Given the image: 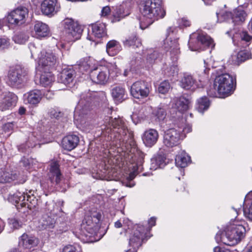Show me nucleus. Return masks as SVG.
I'll use <instances>...</instances> for the list:
<instances>
[{"mask_svg": "<svg viewBox=\"0 0 252 252\" xmlns=\"http://www.w3.org/2000/svg\"><path fill=\"white\" fill-rule=\"evenodd\" d=\"M143 18L140 21V28L144 29L155 21L163 18L166 12L160 0H141L139 4Z\"/></svg>", "mask_w": 252, "mask_h": 252, "instance_id": "nucleus-1", "label": "nucleus"}, {"mask_svg": "<svg viewBox=\"0 0 252 252\" xmlns=\"http://www.w3.org/2000/svg\"><path fill=\"white\" fill-rule=\"evenodd\" d=\"M244 220L238 221L235 219L227 226L224 233L218 232L215 237L217 243L225 245H234L239 242L245 236L246 229Z\"/></svg>", "mask_w": 252, "mask_h": 252, "instance_id": "nucleus-2", "label": "nucleus"}, {"mask_svg": "<svg viewBox=\"0 0 252 252\" xmlns=\"http://www.w3.org/2000/svg\"><path fill=\"white\" fill-rule=\"evenodd\" d=\"M90 92L82 94L81 99L76 106L74 114V123L85 131L91 129L93 125L89 120L88 114L91 109L92 98Z\"/></svg>", "mask_w": 252, "mask_h": 252, "instance_id": "nucleus-3", "label": "nucleus"}, {"mask_svg": "<svg viewBox=\"0 0 252 252\" xmlns=\"http://www.w3.org/2000/svg\"><path fill=\"white\" fill-rule=\"evenodd\" d=\"M120 74L115 63L106 62L104 66L95 68L90 73L92 81L97 84H104L109 78L114 79Z\"/></svg>", "mask_w": 252, "mask_h": 252, "instance_id": "nucleus-4", "label": "nucleus"}, {"mask_svg": "<svg viewBox=\"0 0 252 252\" xmlns=\"http://www.w3.org/2000/svg\"><path fill=\"white\" fill-rule=\"evenodd\" d=\"M64 40L74 42L80 38L83 28L79 23L72 18H65L62 23Z\"/></svg>", "mask_w": 252, "mask_h": 252, "instance_id": "nucleus-5", "label": "nucleus"}, {"mask_svg": "<svg viewBox=\"0 0 252 252\" xmlns=\"http://www.w3.org/2000/svg\"><path fill=\"white\" fill-rule=\"evenodd\" d=\"M234 83H236V78L227 73L222 74L216 77L214 86L221 97L230 94L233 91Z\"/></svg>", "mask_w": 252, "mask_h": 252, "instance_id": "nucleus-6", "label": "nucleus"}, {"mask_svg": "<svg viewBox=\"0 0 252 252\" xmlns=\"http://www.w3.org/2000/svg\"><path fill=\"white\" fill-rule=\"evenodd\" d=\"M102 129L106 133H109L112 130L117 133L120 137L119 140L123 139V137L126 135L127 132V126L125 121L121 118H115L107 117L105 119L103 127Z\"/></svg>", "mask_w": 252, "mask_h": 252, "instance_id": "nucleus-7", "label": "nucleus"}, {"mask_svg": "<svg viewBox=\"0 0 252 252\" xmlns=\"http://www.w3.org/2000/svg\"><path fill=\"white\" fill-rule=\"evenodd\" d=\"M101 215L95 211L90 212L86 215L83 220L81 227L91 235H96L99 228V222Z\"/></svg>", "mask_w": 252, "mask_h": 252, "instance_id": "nucleus-8", "label": "nucleus"}, {"mask_svg": "<svg viewBox=\"0 0 252 252\" xmlns=\"http://www.w3.org/2000/svg\"><path fill=\"white\" fill-rule=\"evenodd\" d=\"M150 229L144 226L136 224L134 226L133 233L129 239V245L132 249L136 250L141 246L142 242L145 239L150 237L149 235Z\"/></svg>", "mask_w": 252, "mask_h": 252, "instance_id": "nucleus-9", "label": "nucleus"}, {"mask_svg": "<svg viewBox=\"0 0 252 252\" xmlns=\"http://www.w3.org/2000/svg\"><path fill=\"white\" fill-rule=\"evenodd\" d=\"M151 90V85L144 81H138L131 85L130 94L135 98L140 99L147 97Z\"/></svg>", "mask_w": 252, "mask_h": 252, "instance_id": "nucleus-10", "label": "nucleus"}, {"mask_svg": "<svg viewBox=\"0 0 252 252\" xmlns=\"http://www.w3.org/2000/svg\"><path fill=\"white\" fill-rule=\"evenodd\" d=\"M56 57L51 51H42L40 52V56L38 58V69L40 71H43V69L50 70L56 63Z\"/></svg>", "mask_w": 252, "mask_h": 252, "instance_id": "nucleus-11", "label": "nucleus"}, {"mask_svg": "<svg viewBox=\"0 0 252 252\" xmlns=\"http://www.w3.org/2000/svg\"><path fill=\"white\" fill-rule=\"evenodd\" d=\"M25 75L19 67H10L7 74V83L13 87H18L24 81Z\"/></svg>", "mask_w": 252, "mask_h": 252, "instance_id": "nucleus-12", "label": "nucleus"}, {"mask_svg": "<svg viewBox=\"0 0 252 252\" xmlns=\"http://www.w3.org/2000/svg\"><path fill=\"white\" fill-rule=\"evenodd\" d=\"M133 0H125L119 6H117L113 14L112 22L120 21L121 19L128 16L133 6Z\"/></svg>", "mask_w": 252, "mask_h": 252, "instance_id": "nucleus-13", "label": "nucleus"}, {"mask_svg": "<svg viewBox=\"0 0 252 252\" xmlns=\"http://www.w3.org/2000/svg\"><path fill=\"white\" fill-rule=\"evenodd\" d=\"M181 139V130L175 128L166 130L163 135V143L167 147H173L177 146Z\"/></svg>", "mask_w": 252, "mask_h": 252, "instance_id": "nucleus-14", "label": "nucleus"}, {"mask_svg": "<svg viewBox=\"0 0 252 252\" xmlns=\"http://www.w3.org/2000/svg\"><path fill=\"white\" fill-rule=\"evenodd\" d=\"M28 10L24 7H19L12 11L7 16V21L11 24L23 23L28 16Z\"/></svg>", "mask_w": 252, "mask_h": 252, "instance_id": "nucleus-15", "label": "nucleus"}, {"mask_svg": "<svg viewBox=\"0 0 252 252\" xmlns=\"http://www.w3.org/2000/svg\"><path fill=\"white\" fill-rule=\"evenodd\" d=\"M58 0H44L41 4V10L45 15L52 16L60 10Z\"/></svg>", "mask_w": 252, "mask_h": 252, "instance_id": "nucleus-16", "label": "nucleus"}, {"mask_svg": "<svg viewBox=\"0 0 252 252\" xmlns=\"http://www.w3.org/2000/svg\"><path fill=\"white\" fill-rule=\"evenodd\" d=\"M17 101V96L10 92L0 95V109L2 111L9 109L14 106Z\"/></svg>", "mask_w": 252, "mask_h": 252, "instance_id": "nucleus-17", "label": "nucleus"}, {"mask_svg": "<svg viewBox=\"0 0 252 252\" xmlns=\"http://www.w3.org/2000/svg\"><path fill=\"white\" fill-rule=\"evenodd\" d=\"M159 135L155 129H149L144 132L142 135V140L146 146L152 147L158 141Z\"/></svg>", "mask_w": 252, "mask_h": 252, "instance_id": "nucleus-18", "label": "nucleus"}, {"mask_svg": "<svg viewBox=\"0 0 252 252\" xmlns=\"http://www.w3.org/2000/svg\"><path fill=\"white\" fill-rule=\"evenodd\" d=\"M32 197L25 193V192H21L17 191L12 195H10L8 197V200L13 203H18L21 202L20 204L22 207H26V205H28V202H30Z\"/></svg>", "mask_w": 252, "mask_h": 252, "instance_id": "nucleus-19", "label": "nucleus"}, {"mask_svg": "<svg viewBox=\"0 0 252 252\" xmlns=\"http://www.w3.org/2000/svg\"><path fill=\"white\" fill-rule=\"evenodd\" d=\"M48 177L51 183L58 185L61 179V173L59 169V164L54 162L51 163Z\"/></svg>", "mask_w": 252, "mask_h": 252, "instance_id": "nucleus-20", "label": "nucleus"}, {"mask_svg": "<svg viewBox=\"0 0 252 252\" xmlns=\"http://www.w3.org/2000/svg\"><path fill=\"white\" fill-rule=\"evenodd\" d=\"M39 243V240L32 236L24 233L20 237L19 245L25 249H31L36 246Z\"/></svg>", "mask_w": 252, "mask_h": 252, "instance_id": "nucleus-21", "label": "nucleus"}, {"mask_svg": "<svg viewBox=\"0 0 252 252\" xmlns=\"http://www.w3.org/2000/svg\"><path fill=\"white\" fill-rule=\"evenodd\" d=\"M79 137L75 135H69L64 137L62 141L63 147L67 151L74 149L78 144Z\"/></svg>", "mask_w": 252, "mask_h": 252, "instance_id": "nucleus-22", "label": "nucleus"}, {"mask_svg": "<svg viewBox=\"0 0 252 252\" xmlns=\"http://www.w3.org/2000/svg\"><path fill=\"white\" fill-rule=\"evenodd\" d=\"M74 74V70L72 69L64 68L58 77V81L65 85H68L72 82Z\"/></svg>", "mask_w": 252, "mask_h": 252, "instance_id": "nucleus-23", "label": "nucleus"}, {"mask_svg": "<svg viewBox=\"0 0 252 252\" xmlns=\"http://www.w3.org/2000/svg\"><path fill=\"white\" fill-rule=\"evenodd\" d=\"M181 86L186 90H194L198 87L193 77L188 74H185L181 81Z\"/></svg>", "mask_w": 252, "mask_h": 252, "instance_id": "nucleus-24", "label": "nucleus"}, {"mask_svg": "<svg viewBox=\"0 0 252 252\" xmlns=\"http://www.w3.org/2000/svg\"><path fill=\"white\" fill-rule=\"evenodd\" d=\"M40 77V84L44 87L50 86L55 80V76L49 70L43 69Z\"/></svg>", "mask_w": 252, "mask_h": 252, "instance_id": "nucleus-25", "label": "nucleus"}, {"mask_svg": "<svg viewBox=\"0 0 252 252\" xmlns=\"http://www.w3.org/2000/svg\"><path fill=\"white\" fill-rule=\"evenodd\" d=\"M163 46L165 49L169 51L171 54L176 55L179 53V43L176 39L172 40L169 38H166L164 41Z\"/></svg>", "mask_w": 252, "mask_h": 252, "instance_id": "nucleus-26", "label": "nucleus"}, {"mask_svg": "<svg viewBox=\"0 0 252 252\" xmlns=\"http://www.w3.org/2000/svg\"><path fill=\"white\" fill-rule=\"evenodd\" d=\"M35 36L37 38L43 37L47 36L49 33L48 26L41 22H37L34 26Z\"/></svg>", "mask_w": 252, "mask_h": 252, "instance_id": "nucleus-27", "label": "nucleus"}, {"mask_svg": "<svg viewBox=\"0 0 252 252\" xmlns=\"http://www.w3.org/2000/svg\"><path fill=\"white\" fill-rule=\"evenodd\" d=\"M28 102L31 104H38L42 98V93L38 90H34L28 93L25 95Z\"/></svg>", "mask_w": 252, "mask_h": 252, "instance_id": "nucleus-28", "label": "nucleus"}, {"mask_svg": "<svg viewBox=\"0 0 252 252\" xmlns=\"http://www.w3.org/2000/svg\"><path fill=\"white\" fill-rule=\"evenodd\" d=\"M92 32L97 38H101L106 34V25L103 23H96L92 25Z\"/></svg>", "mask_w": 252, "mask_h": 252, "instance_id": "nucleus-29", "label": "nucleus"}, {"mask_svg": "<svg viewBox=\"0 0 252 252\" xmlns=\"http://www.w3.org/2000/svg\"><path fill=\"white\" fill-rule=\"evenodd\" d=\"M122 49L119 42L115 40L109 41L106 45V52L109 56H114Z\"/></svg>", "mask_w": 252, "mask_h": 252, "instance_id": "nucleus-30", "label": "nucleus"}, {"mask_svg": "<svg viewBox=\"0 0 252 252\" xmlns=\"http://www.w3.org/2000/svg\"><path fill=\"white\" fill-rule=\"evenodd\" d=\"M190 161V157L184 151H181L176 157L175 163L177 166L184 168Z\"/></svg>", "mask_w": 252, "mask_h": 252, "instance_id": "nucleus-31", "label": "nucleus"}, {"mask_svg": "<svg viewBox=\"0 0 252 252\" xmlns=\"http://www.w3.org/2000/svg\"><path fill=\"white\" fill-rule=\"evenodd\" d=\"M126 95L125 89L121 86H117L112 90V95L116 101H122Z\"/></svg>", "mask_w": 252, "mask_h": 252, "instance_id": "nucleus-32", "label": "nucleus"}, {"mask_svg": "<svg viewBox=\"0 0 252 252\" xmlns=\"http://www.w3.org/2000/svg\"><path fill=\"white\" fill-rule=\"evenodd\" d=\"M210 106V101L206 96L199 98L197 100L196 108L197 111L203 113Z\"/></svg>", "mask_w": 252, "mask_h": 252, "instance_id": "nucleus-33", "label": "nucleus"}, {"mask_svg": "<svg viewBox=\"0 0 252 252\" xmlns=\"http://www.w3.org/2000/svg\"><path fill=\"white\" fill-rule=\"evenodd\" d=\"M189 104V100L184 96L177 98L175 102V106L180 112H183L188 110Z\"/></svg>", "mask_w": 252, "mask_h": 252, "instance_id": "nucleus-34", "label": "nucleus"}, {"mask_svg": "<svg viewBox=\"0 0 252 252\" xmlns=\"http://www.w3.org/2000/svg\"><path fill=\"white\" fill-rule=\"evenodd\" d=\"M197 40L199 42L205 46L214 47L215 46L213 39L204 33L199 34Z\"/></svg>", "mask_w": 252, "mask_h": 252, "instance_id": "nucleus-35", "label": "nucleus"}, {"mask_svg": "<svg viewBox=\"0 0 252 252\" xmlns=\"http://www.w3.org/2000/svg\"><path fill=\"white\" fill-rule=\"evenodd\" d=\"M246 17L247 14L242 7H238L235 10L232 19L236 23H239L244 21Z\"/></svg>", "mask_w": 252, "mask_h": 252, "instance_id": "nucleus-36", "label": "nucleus"}, {"mask_svg": "<svg viewBox=\"0 0 252 252\" xmlns=\"http://www.w3.org/2000/svg\"><path fill=\"white\" fill-rule=\"evenodd\" d=\"M55 220L47 215L43 216L40 220L41 228L43 229H51L54 226Z\"/></svg>", "mask_w": 252, "mask_h": 252, "instance_id": "nucleus-37", "label": "nucleus"}, {"mask_svg": "<svg viewBox=\"0 0 252 252\" xmlns=\"http://www.w3.org/2000/svg\"><path fill=\"white\" fill-rule=\"evenodd\" d=\"M166 111L163 107L156 108L153 111V115L158 121H163L166 116Z\"/></svg>", "mask_w": 252, "mask_h": 252, "instance_id": "nucleus-38", "label": "nucleus"}, {"mask_svg": "<svg viewBox=\"0 0 252 252\" xmlns=\"http://www.w3.org/2000/svg\"><path fill=\"white\" fill-rule=\"evenodd\" d=\"M165 158L163 156L157 155L151 159V166L153 168H161L164 165Z\"/></svg>", "mask_w": 252, "mask_h": 252, "instance_id": "nucleus-39", "label": "nucleus"}, {"mask_svg": "<svg viewBox=\"0 0 252 252\" xmlns=\"http://www.w3.org/2000/svg\"><path fill=\"white\" fill-rule=\"evenodd\" d=\"M17 176L16 174H13L8 172L2 171L0 173V182H10L11 181L15 180L17 178Z\"/></svg>", "mask_w": 252, "mask_h": 252, "instance_id": "nucleus-40", "label": "nucleus"}, {"mask_svg": "<svg viewBox=\"0 0 252 252\" xmlns=\"http://www.w3.org/2000/svg\"><path fill=\"white\" fill-rule=\"evenodd\" d=\"M124 43L127 46H136V47H140L141 46L140 41L135 35H132L131 37L126 39L124 42Z\"/></svg>", "mask_w": 252, "mask_h": 252, "instance_id": "nucleus-41", "label": "nucleus"}, {"mask_svg": "<svg viewBox=\"0 0 252 252\" xmlns=\"http://www.w3.org/2000/svg\"><path fill=\"white\" fill-rule=\"evenodd\" d=\"M179 68L176 64H173L167 67L165 69V74L168 77L174 76L177 75L178 72Z\"/></svg>", "mask_w": 252, "mask_h": 252, "instance_id": "nucleus-42", "label": "nucleus"}, {"mask_svg": "<svg viewBox=\"0 0 252 252\" xmlns=\"http://www.w3.org/2000/svg\"><path fill=\"white\" fill-rule=\"evenodd\" d=\"M251 57V53L247 50H241L237 54V62H244L247 59Z\"/></svg>", "mask_w": 252, "mask_h": 252, "instance_id": "nucleus-43", "label": "nucleus"}, {"mask_svg": "<svg viewBox=\"0 0 252 252\" xmlns=\"http://www.w3.org/2000/svg\"><path fill=\"white\" fill-rule=\"evenodd\" d=\"M170 84L167 81H164L160 83L158 88V91L162 94L167 93L170 89Z\"/></svg>", "mask_w": 252, "mask_h": 252, "instance_id": "nucleus-44", "label": "nucleus"}, {"mask_svg": "<svg viewBox=\"0 0 252 252\" xmlns=\"http://www.w3.org/2000/svg\"><path fill=\"white\" fill-rule=\"evenodd\" d=\"M28 36L24 33H19L15 35L13 37V40L15 43L18 44H24L28 39Z\"/></svg>", "mask_w": 252, "mask_h": 252, "instance_id": "nucleus-45", "label": "nucleus"}, {"mask_svg": "<svg viewBox=\"0 0 252 252\" xmlns=\"http://www.w3.org/2000/svg\"><path fill=\"white\" fill-rule=\"evenodd\" d=\"M244 214L246 218L252 220V202L249 207L244 209Z\"/></svg>", "mask_w": 252, "mask_h": 252, "instance_id": "nucleus-46", "label": "nucleus"}, {"mask_svg": "<svg viewBox=\"0 0 252 252\" xmlns=\"http://www.w3.org/2000/svg\"><path fill=\"white\" fill-rule=\"evenodd\" d=\"M240 35L241 41H245L247 42H249L252 39V36L250 35L247 32H242L240 33Z\"/></svg>", "mask_w": 252, "mask_h": 252, "instance_id": "nucleus-47", "label": "nucleus"}, {"mask_svg": "<svg viewBox=\"0 0 252 252\" xmlns=\"http://www.w3.org/2000/svg\"><path fill=\"white\" fill-rule=\"evenodd\" d=\"M30 49L31 53L32 58H34L40 52V49H37L34 44H31L30 45Z\"/></svg>", "mask_w": 252, "mask_h": 252, "instance_id": "nucleus-48", "label": "nucleus"}, {"mask_svg": "<svg viewBox=\"0 0 252 252\" xmlns=\"http://www.w3.org/2000/svg\"><path fill=\"white\" fill-rule=\"evenodd\" d=\"M179 26L181 27H189L190 25V22L186 18H182L178 21Z\"/></svg>", "mask_w": 252, "mask_h": 252, "instance_id": "nucleus-49", "label": "nucleus"}, {"mask_svg": "<svg viewBox=\"0 0 252 252\" xmlns=\"http://www.w3.org/2000/svg\"><path fill=\"white\" fill-rule=\"evenodd\" d=\"M63 252H78V250L75 246L69 245L63 248Z\"/></svg>", "mask_w": 252, "mask_h": 252, "instance_id": "nucleus-50", "label": "nucleus"}, {"mask_svg": "<svg viewBox=\"0 0 252 252\" xmlns=\"http://www.w3.org/2000/svg\"><path fill=\"white\" fill-rule=\"evenodd\" d=\"M14 125L12 123H7L3 126V130L6 132H9L13 130Z\"/></svg>", "mask_w": 252, "mask_h": 252, "instance_id": "nucleus-51", "label": "nucleus"}, {"mask_svg": "<svg viewBox=\"0 0 252 252\" xmlns=\"http://www.w3.org/2000/svg\"><path fill=\"white\" fill-rule=\"evenodd\" d=\"M9 45L8 40L5 38H0V48H6Z\"/></svg>", "mask_w": 252, "mask_h": 252, "instance_id": "nucleus-52", "label": "nucleus"}, {"mask_svg": "<svg viewBox=\"0 0 252 252\" xmlns=\"http://www.w3.org/2000/svg\"><path fill=\"white\" fill-rule=\"evenodd\" d=\"M110 12V8L109 6H105L101 10V16H106L108 15Z\"/></svg>", "mask_w": 252, "mask_h": 252, "instance_id": "nucleus-53", "label": "nucleus"}, {"mask_svg": "<svg viewBox=\"0 0 252 252\" xmlns=\"http://www.w3.org/2000/svg\"><path fill=\"white\" fill-rule=\"evenodd\" d=\"M9 223L14 228H18L19 226V223L18 221L15 219H11L9 221Z\"/></svg>", "mask_w": 252, "mask_h": 252, "instance_id": "nucleus-54", "label": "nucleus"}, {"mask_svg": "<svg viewBox=\"0 0 252 252\" xmlns=\"http://www.w3.org/2000/svg\"><path fill=\"white\" fill-rule=\"evenodd\" d=\"M131 221L128 219H125L123 220V225L127 226L128 229H130L132 226Z\"/></svg>", "mask_w": 252, "mask_h": 252, "instance_id": "nucleus-55", "label": "nucleus"}, {"mask_svg": "<svg viewBox=\"0 0 252 252\" xmlns=\"http://www.w3.org/2000/svg\"><path fill=\"white\" fill-rule=\"evenodd\" d=\"M214 252H231L228 249L216 247L214 249Z\"/></svg>", "mask_w": 252, "mask_h": 252, "instance_id": "nucleus-56", "label": "nucleus"}, {"mask_svg": "<svg viewBox=\"0 0 252 252\" xmlns=\"http://www.w3.org/2000/svg\"><path fill=\"white\" fill-rule=\"evenodd\" d=\"M156 219L154 217H152L148 221L149 226L151 227L156 224Z\"/></svg>", "mask_w": 252, "mask_h": 252, "instance_id": "nucleus-57", "label": "nucleus"}, {"mask_svg": "<svg viewBox=\"0 0 252 252\" xmlns=\"http://www.w3.org/2000/svg\"><path fill=\"white\" fill-rule=\"evenodd\" d=\"M4 227V223L1 219H0V233L3 231Z\"/></svg>", "mask_w": 252, "mask_h": 252, "instance_id": "nucleus-58", "label": "nucleus"}, {"mask_svg": "<svg viewBox=\"0 0 252 252\" xmlns=\"http://www.w3.org/2000/svg\"><path fill=\"white\" fill-rule=\"evenodd\" d=\"M142 161H143V158H142L140 159V161L138 163H137L136 164L137 166V170H141L142 169V162H143Z\"/></svg>", "mask_w": 252, "mask_h": 252, "instance_id": "nucleus-59", "label": "nucleus"}, {"mask_svg": "<svg viewBox=\"0 0 252 252\" xmlns=\"http://www.w3.org/2000/svg\"><path fill=\"white\" fill-rule=\"evenodd\" d=\"M189 48L190 49V50L191 51H198V50H199L200 49L198 47H196V46L191 47V42H189Z\"/></svg>", "mask_w": 252, "mask_h": 252, "instance_id": "nucleus-60", "label": "nucleus"}, {"mask_svg": "<svg viewBox=\"0 0 252 252\" xmlns=\"http://www.w3.org/2000/svg\"><path fill=\"white\" fill-rule=\"evenodd\" d=\"M26 112V109L24 107H20L19 109V113L20 115H23Z\"/></svg>", "mask_w": 252, "mask_h": 252, "instance_id": "nucleus-61", "label": "nucleus"}, {"mask_svg": "<svg viewBox=\"0 0 252 252\" xmlns=\"http://www.w3.org/2000/svg\"><path fill=\"white\" fill-rule=\"evenodd\" d=\"M115 226L116 228H120L123 226V225L120 221L118 220L115 223Z\"/></svg>", "mask_w": 252, "mask_h": 252, "instance_id": "nucleus-62", "label": "nucleus"}, {"mask_svg": "<svg viewBox=\"0 0 252 252\" xmlns=\"http://www.w3.org/2000/svg\"><path fill=\"white\" fill-rule=\"evenodd\" d=\"M183 131L185 132H189L191 131V128L190 126H188L184 129Z\"/></svg>", "mask_w": 252, "mask_h": 252, "instance_id": "nucleus-63", "label": "nucleus"}, {"mask_svg": "<svg viewBox=\"0 0 252 252\" xmlns=\"http://www.w3.org/2000/svg\"><path fill=\"white\" fill-rule=\"evenodd\" d=\"M135 177V173L133 172V173H131L129 175V178L131 180V179H133Z\"/></svg>", "mask_w": 252, "mask_h": 252, "instance_id": "nucleus-64", "label": "nucleus"}]
</instances>
